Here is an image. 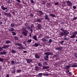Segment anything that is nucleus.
<instances>
[{"mask_svg":"<svg viewBox=\"0 0 77 77\" xmlns=\"http://www.w3.org/2000/svg\"><path fill=\"white\" fill-rule=\"evenodd\" d=\"M35 59H27L26 60V61L28 63H30V62H32V63H35Z\"/></svg>","mask_w":77,"mask_h":77,"instance_id":"f257e3e1","label":"nucleus"},{"mask_svg":"<svg viewBox=\"0 0 77 77\" xmlns=\"http://www.w3.org/2000/svg\"><path fill=\"white\" fill-rule=\"evenodd\" d=\"M45 54L46 55V56H48L49 55H53V54L51 52H45Z\"/></svg>","mask_w":77,"mask_h":77,"instance_id":"f03ea898","label":"nucleus"},{"mask_svg":"<svg viewBox=\"0 0 77 77\" xmlns=\"http://www.w3.org/2000/svg\"><path fill=\"white\" fill-rule=\"evenodd\" d=\"M14 45H18L19 47H20V48H23V45L21 44L16 43H14Z\"/></svg>","mask_w":77,"mask_h":77,"instance_id":"7ed1b4c3","label":"nucleus"},{"mask_svg":"<svg viewBox=\"0 0 77 77\" xmlns=\"http://www.w3.org/2000/svg\"><path fill=\"white\" fill-rule=\"evenodd\" d=\"M43 18H38L37 20V22H38V23H42V21H41V20H43Z\"/></svg>","mask_w":77,"mask_h":77,"instance_id":"20e7f679","label":"nucleus"},{"mask_svg":"<svg viewBox=\"0 0 77 77\" xmlns=\"http://www.w3.org/2000/svg\"><path fill=\"white\" fill-rule=\"evenodd\" d=\"M66 3L68 6H71L72 5V3L70 2V1H68L66 2Z\"/></svg>","mask_w":77,"mask_h":77,"instance_id":"39448f33","label":"nucleus"},{"mask_svg":"<svg viewBox=\"0 0 77 77\" xmlns=\"http://www.w3.org/2000/svg\"><path fill=\"white\" fill-rule=\"evenodd\" d=\"M64 36H66L68 34H69V33L66 30L65 32H64Z\"/></svg>","mask_w":77,"mask_h":77,"instance_id":"423d86ee","label":"nucleus"},{"mask_svg":"<svg viewBox=\"0 0 77 77\" xmlns=\"http://www.w3.org/2000/svg\"><path fill=\"white\" fill-rule=\"evenodd\" d=\"M41 45L38 43H35L34 45H33V46L35 47H37L38 46H41Z\"/></svg>","mask_w":77,"mask_h":77,"instance_id":"0eeeda50","label":"nucleus"},{"mask_svg":"<svg viewBox=\"0 0 77 77\" xmlns=\"http://www.w3.org/2000/svg\"><path fill=\"white\" fill-rule=\"evenodd\" d=\"M7 54V52L5 51L0 52V55H5V54Z\"/></svg>","mask_w":77,"mask_h":77,"instance_id":"6e6552de","label":"nucleus"},{"mask_svg":"<svg viewBox=\"0 0 77 77\" xmlns=\"http://www.w3.org/2000/svg\"><path fill=\"white\" fill-rule=\"evenodd\" d=\"M22 30L23 31L22 32H26V33H28V31L26 30V29L25 27H23L22 29Z\"/></svg>","mask_w":77,"mask_h":77,"instance_id":"1a4fd4ad","label":"nucleus"},{"mask_svg":"<svg viewBox=\"0 0 77 77\" xmlns=\"http://www.w3.org/2000/svg\"><path fill=\"white\" fill-rule=\"evenodd\" d=\"M27 33L28 32H22V34L24 35L25 36H27Z\"/></svg>","mask_w":77,"mask_h":77,"instance_id":"9d476101","label":"nucleus"},{"mask_svg":"<svg viewBox=\"0 0 77 77\" xmlns=\"http://www.w3.org/2000/svg\"><path fill=\"white\" fill-rule=\"evenodd\" d=\"M50 68V66H43V69H48Z\"/></svg>","mask_w":77,"mask_h":77,"instance_id":"9b49d317","label":"nucleus"},{"mask_svg":"<svg viewBox=\"0 0 77 77\" xmlns=\"http://www.w3.org/2000/svg\"><path fill=\"white\" fill-rule=\"evenodd\" d=\"M44 58L45 59V60H46L47 61V60H48V56H44Z\"/></svg>","mask_w":77,"mask_h":77,"instance_id":"f8f14e48","label":"nucleus"},{"mask_svg":"<svg viewBox=\"0 0 77 77\" xmlns=\"http://www.w3.org/2000/svg\"><path fill=\"white\" fill-rule=\"evenodd\" d=\"M9 46L8 45H4V46L3 47V48L4 49H6L7 48H8Z\"/></svg>","mask_w":77,"mask_h":77,"instance_id":"ddd939ff","label":"nucleus"},{"mask_svg":"<svg viewBox=\"0 0 77 77\" xmlns=\"http://www.w3.org/2000/svg\"><path fill=\"white\" fill-rule=\"evenodd\" d=\"M71 67V66L70 65H69L68 66H65V69H68L69 68Z\"/></svg>","mask_w":77,"mask_h":77,"instance_id":"4468645a","label":"nucleus"},{"mask_svg":"<svg viewBox=\"0 0 77 77\" xmlns=\"http://www.w3.org/2000/svg\"><path fill=\"white\" fill-rule=\"evenodd\" d=\"M33 38L35 39V41H38L37 38V37H36V35H34L33 37Z\"/></svg>","mask_w":77,"mask_h":77,"instance_id":"2eb2a0df","label":"nucleus"},{"mask_svg":"<svg viewBox=\"0 0 77 77\" xmlns=\"http://www.w3.org/2000/svg\"><path fill=\"white\" fill-rule=\"evenodd\" d=\"M35 71H39V67L38 66H36L35 67Z\"/></svg>","mask_w":77,"mask_h":77,"instance_id":"dca6fc26","label":"nucleus"},{"mask_svg":"<svg viewBox=\"0 0 77 77\" xmlns=\"http://www.w3.org/2000/svg\"><path fill=\"white\" fill-rule=\"evenodd\" d=\"M38 29H41V28H42V27H41V24H38Z\"/></svg>","mask_w":77,"mask_h":77,"instance_id":"f3484780","label":"nucleus"},{"mask_svg":"<svg viewBox=\"0 0 77 77\" xmlns=\"http://www.w3.org/2000/svg\"><path fill=\"white\" fill-rule=\"evenodd\" d=\"M42 42H47V39L45 38H43L42 39Z\"/></svg>","mask_w":77,"mask_h":77,"instance_id":"a211bd4d","label":"nucleus"},{"mask_svg":"<svg viewBox=\"0 0 77 77\" xmlns=\"http://www.w3.org/2000/svg\"><path fill=\"white\" fill-rule=\"evenodd\" d=\"M1 8H2V10H3V11H5V10H6V9H7V8H5V7H3V6H1Z\"/></svg>","mask_w":77,"mask_h":77,"instance_id":"6ab92c4d","label":"nucleus"},{"mask_svg":"<svg viewBox=\"0 0 77 77\" xmlns=\"http://www.w3.org/2000/svg\"><path fill=\"white\" fill-rule=\"evenodd\" d=\"M60 36H63V35H64V32H61L60 33Z\"/></svg>","mask_w":77,"mask_h":77,"instance_id":"aec40b11","label":"nucleus"},{"mask_svg":"<svg viewBox=\"0 0 77 77\" xmlns=\"http://www.w3.org/2000/svg\"><path fill=\"white\" fill-rule=\"evenodd\" d=\"M14 30V29L13 28H11L10 29H9V31L11 32H13Z\"/></svg>","mask_w":77,"mask_h":77,"instance_id":"412c9836","label":"nucleus"},{"mask_svg":"<svg viewBox=\"0 0 77 77\" xmlns=\"http://www.w3.org/2000/svg\"><path fill=\"white\" fill-rule=\"evenodd\" d=\"M54 57H51V58H50V61H51V62H54V60H53V59H54Z\"/></svg>","mask_w":77,"mask_h":77,"instance_id":"4be33fe9","label":"nucleus"},{"mask_svg":"<svg viewBox=\"0 0 77 77\" xmlns=\"http://www.w3.org/2000/svg\"><path fill=\"white\" fill-rule=\"evenodd\" d=\"M35 58H38V59H39V56H38L37 54H35Z\"/></svg>","mask_w":77,"mask_h":77,"instance_id":"5701e85b","label":"nucleus"},{"mask_svg":"<svg viewBox=\"0 0 77 77\" xmlns=\"http://www.w3.org/2000/svg\"><path fill=\"white\" fill-rule=\"evenodd\" d=\"M62 47H60L58 48H56V50H62Z\"/></svg>","mask_w":77,"mask_h":77,"instance_id":"b1692460","label":"nucleus"},{"mask_svg":"<svg viewBox=\"0 0 77 77\" xmlns=\"http://www.w3.org/2000/svg\"><path fill=\"white\" fill-rule=\"evenodd\" d=\"M50 16L52 17H56V15L53 14H51L50 15Z\"/></svg>","mask_w":77,"mask_h":77,"instance_id":"393cba45","label":"nucleus"},{"mask_svg":"<svg viewBox=\"0 0 77 77\" xmlns=\"http://www.w3.org/2000/svg\"><path fill=\"white\" fill-rule=\"evenodd\" d=\"M11 52L12 53L14 54V53H16V51L14 50V49H12Z\"/></svg>","mask_w":77,"mask_h":77,"instance_id":"a878e982","label":"nucleus"},{"mask_svg":"<svg viewBox=\"0 0 77 77\" xmlns=\"http://www.w3.org/2000/svg\"><path fill=\"white\" fill-rule=\"evenodd\" d=\"M5 43L6 44H10V43H11V42L10 41L8 40Z\"/></svg>","mask_w":77,"mask_h":77,"instance_id":"bb28decb","label":"nucleus"},{"mask_svg":"<svg viewBox=\"0 0 77 77\" xmlns=\"http://www.w3.org/2000/svg\"><path fill=\"white\" fill-rule=\"evenodd\" d=\"M11 26L12 27H14L15 26V24H14V23H12L11 24Z\"/></svg>","mask_w":77,"mask_h":77,"instance_id":"cd10ccee","label":"nucleus"},{"mask_svg":"<svg viewBox=\"0 0 77 77\" xmlns=\"http://www.w3.org/2000/svg\"><path fill=\"white\" fill-rule=\"evenodd\" d=\"M38 12H39V13H40L41 14L40 16L42 15H43L44 14V13H43L42 11H39Z\"/></svg>","mask_w":77,"mask_h":77,"instance_id":"c85d7f7f","label":"nucleus"},{"mask_svg":"<svg viewBox=\"0 0 77 77\" xmlns=\"http://www.w3.org/2000/svg\"><path fill=\"white\" fill-rule=\"evenodd\" d=\"M75 37V35L74 34H73L72 36H71L70 37L71 38H74Z\"/></svg>","mask_w":77,"mask_h":77,"instance_id":"c756f323","label":"nucleus"},{"mask_svg":"<svg viewBox=\"0 0 77 77\" xmlns=\"http://www.w3.org/2000/svg\"><path fill=\"white\" fill-rule=\"evenodd\" d=\"M7 15L8 17H11V14L10 13H8Z\"/></svg>","mask_w":77,"mask_h":77,"instance_id":"7c9ffc66","label":"nucleus"},{"mask_svg":"<svg viewBox=\"0 0 77 77\" xmlns=\"http://www.w3.org/2000/svg\"><path fill=\"white\" fill-rule=\"evenodd\" d=\"M64 39L65 40H66V41H68V40H69V38H67L66 36L64 38Z\"/></svg>","mask_w":77,"mask_h":77,"instance_id":"2f4dec72","label":"nucleus"},{"mask_svg":"<svg viewBox=\"0 0 77 77\" xmlns=\"http://www.w3.org/2000/svg\"><path fill=\"white\" fill-rule=\"evenodd\" d=\"M53 41V40L51 39H49V42H48V43H50L51 44V42Z\"/></svg>","mask_w":77,"mask_h":77,"instance_id":"473e14b6","label":"nucleus"},{"mask_svg":"<svg viewBox=\"0 0 77 77\" xmlns=\"http://www.w3.org/2000/svg\"><path fill=\"white\" fill-rule=\"evenodd\" d=\"M26 28L27 29V30H30V27L28 26H26Z\"/></svg>","mask_w":77,"mask_h":77,"instance_id":"72a5a7b5","label":"nucleus"},{"mask_svg":"<svg viewBox=\"0 0 77 77\" xmlns=\"http://www.w3.org/2000/svg\"><path fill=\"white\" fill-rule=\"evenodd\" d=\"M17 73L18 72H21V70H18L16 71Z\"/></svg>","mask_w":77,"mask_h":77,"instance_id":"f704fd0d","label":"nucleus"},{"mask_svg":"<svg viewBox=\"0 0 77 77\" xmlns=\"http://www.w3.org/2000/svg\"><path fill=\"white\" fill-rule=\"evenodd\" d=\"M14 38L16 40H18V38L17 36H15Z\"/></svg>","mask_w":77,"mask_h":77,"instance_id":"c9c22d12","label":"nucleus"},{"mask_svg":"<svg viewBox=\"0 0 77 77\" xmlns=\"http://www.w3.org/2000/svg\"><path fill=\"white\" fill-rule=\"evenodd\" d=\"M31 2V3L32 4L35 3V1H33V0H30Z\"/></svg>","mask_w":77,"mask_h":77,"instance_id":"e433bc0d","label":"nucleus"},{"mask_svg":"<svg viewBox=\"0 0 77 77\" xmlns=\"http://www.w3.org/2000/svg\"><path fill=\"white\" fill-rule=\"evenodd\" d=\"M71 67H77V65L74 64L71 66Z\"/></svg>","mask_w":77,"mask_h":77,"instance_id":"4c0bfd02","label":"nucleus"},{"mask_svg":"<svg viewBox=\"0 0 77 77\" xmlns=\"http://www.w3.org/2000/svg\"><path fill=\"white\" fill-rule=\"evenodd\" d=\"M4 59H3L1 58H0V62H3Z\"/></svg>","mask_w":77,"mask_h":77,"instance_id":"58836bf2","label":"nucleus"},{"mask_svg":"<svg viewBox=\"0 0 77 77\" xmlns=\"http://www.w3.org/2000/svg\"><path fill=\"white\" fill-rule=\"evenodd\" d=\"M12 33H13V34H12V35H16V33H15V32H12Z\"/></svg>","mask_w":77,"mask_h":77,"instance_id":"ea45409f","label":"nucleus"},{"mask_svg":"<svg viewBox=\"0 0 77 77\" xmlns=\"http://www.w3.org/2000/svg\"><path fill=\"white\" fill-rule=\"evenodd\" d=\"M11 64L12 65H14V63H15V62L14 61L12 60L11 61Z\"/></svg>","mask_w":77,"mask_h":77,"instance_id":"a19ab883","label":"nucleus"},{"mask_svg":"<svg viewBox=\"0 0 77 77\" xmlns=\"http://www.w3.org/2000/svg\"><path fill=\"white\" fill-rule=\"evenodd\" d=\"M38 66H42V64H41L40 63H38Z\"/></svg>","mask_w":77,"mask_h":77,"instance_id":"79ce46f5","label":"nucleus"},{"mask_svg":"<svg viewBox=\"0 0 77 77\" xmlns=\"http://www.w3.org/2000/svg\"><path fill=\"white\" fill-rule=\"evenodd\" d=\"M77 20V17H75L73 18L72 20V21H74V20Z\"/></svg>","mask_w":77,"mask_h":77,"instance_id":"37998d69","label":"nucleus"},{"mask_svg":"<svg viewBox=\"0 0 77 77\" xmlns=\"http://www.w3.org/2000/svg\"><path fill=\"white\" fill-rule=\"evenodd\" d=\"M3 49H4L3 47L2 48L0 47V51H3Z\"/></svg>","mask_w":77,"mask_h":77,"instance_id":"c03bdc74","label":"nucleus"},{"mask_svg":"<svg viewBox=\"0 0 77 77\" xmlns=\"http://www.w3.org/2000/svg\"><path fill=\"white\" fill-rule=\"evenodd\" d=\"M14 69L12 70V73H15V71L14 70V68H13Z\"/></svg>","mask_w":77,"mask_h":77,"instance_id":"a18cd8bd","label":"nucleus"},{"mask_svg":"<svg viewBox=\"0 0 77 77\" xmlns=\"http://www.w3.org/2000/svg\"><path fill=\"white\" fill-rule=\"evenodd\" d=\"M44 74V73H40L38 74V76H41L42 74Z\"/></svg>","mask_w":77,"mask_h":77,"instance_id":"49530a36","label":"nucleus"},{"mask_svg":"<svg viewBox=\"0 0 77 77\" xmlns=\"http://www.w3.org/2000/svg\"><path fill=\"white\" fill-rule=\"evenodd\" d=\"M48 17V15H45V20H46Z\"/></svg>","mask_w":77,"mask_h":77,"instance_id":"de8ad7c7","label":"nucleus"},{"mask_svg":"<svg viewBox=\"0 0 77 77\" xmlns=\"http://www.w3.org/2000/svg\"><path fill=\"white\" fill-rule=\"evenodd\" d=\"M44 76H46V77H48V74H44Z\"/></svg>","mask_w":77,"mask_h":77,"instance_id":"09e8293b","label":"nucleus"},{"mask_svg":"<svg viewBox=\"0 0 77 77\" xmlns=\"http://www.w3.org/2000/svg\"><path fill=\"white\" fill-rule=\"evenodd\" d=\"M64 42V41H62L60 42V43L61 44H63V43Z\"/></svg>","mask_w":77,"mask_h":77,"instance_id":"8fccbe9b","label":"nucleus"},{"mask_svg":"<svg viewBox=\"0 0 77 77\" xmlns=\"http://www.w3.org/2000/svg\"><path fill=\"white\" fill-rule=\"evenodd\" d=\"M54 5H58L59 2H56L54 3Z\"/></svg>","mask_w":77,"mask_h":77,"instance_id":"3c124183","label":"nucleus"},{"mask_svg":"<svg viewBox=\"0 0 77 77\" xmlns=\"http://www.w3.org/2000/svg\"><path fill=\"white\" fill-rule=\"evenodd\" d=\"M46 20L48 21H50V19L48 17Z\"/></svg>","mask_w":77,"mask_h":77,"instance_id":"603ef678","label":"nucleus"},{"mask_svg":"<svg viewBox=\"0 0 77 77\" xmlns=\"http://www.w3.org/2000/svg\"><path fill=\"white\" fill-rule=\"evenodd\" d=\"M61 30L62 31V32H64L65 31H66V30H64V29H62V28L61 29Z\"/></svg>","mask_w":77,"mask_h":77,"instance_id":"864d4df0","label":"nucleus"},{"mask_svg":"<svg viewBox=\"0 0 77 77\" xmlns=\"http://www.w3.org/2000/svg\"><path fill=\"white\" fill-rule=\"evenodd\" d=\"M30 17H33V14L30 13Z\"/></svg>","mask_w":77,"mask_h":77,"instance_id":"5fc2aeb1","label":"nucleus"},{"mask_svg":"<svg viewBox=\"0 0 77 77\" xmlns=\"http://www.w3.org/2000/svg\"><path fill=\"white\" fill-rule=\"evenodd\" d=\"M30 32H31V33L33 32V29H30Z\"/></svg>","mask_w":77,"mask_h":77,"instance_id":"6e6d98bb","label":"nucleus"},{"mask_svg":"<svg viewBox=\"0 0 77 77\" xmlns=\"http://www.w3.org/2000/svg\"><path fill=\"white\" fill-rule=\"evenodd\" d=\"M73 8L74 9H76V7L75 6H73Z\"/></svg>","mask_w":77,"mask_h":77,"instance_id":"4d7b16f0","label":"nucleus"},{"mask_svg":"<svg viewBox=\"0 0 77 77\" xmlns=\"http://www.w3.org/2000/svg\"><path fill=\"white\" fill-rule=\"evenodd\" d=\"M32 42V40H29L28 41V42Z\"/></svg>","mask_w":77,"mask_h":77,"instance_id":"13d9d810","label":"nucleus"},{"mask_svg":"<svg viewBox=\"0 0 77 77\" xmlns=\"http://www.w3.org/2000/svg\"><path fill=\"white\" fill-rule=\"evenodd\" d=\"M16 2H19V3H20V2H21V1H20V0H17Z\"/></svg>","mask_w":77,"mask_h":77,"instance_id":"bf43d9fd","label":"nucleus"},{"mask_svg":"<svg viewBox=\"0 0 77 77\" xmlns=\"http://www.w3.org/2000/svg\"><path fill=\"white\" fill-rule=\"evenodd\" d=\"M25 26H28V23H25Z\"/></svg>","mask_w":77,"mask_h":77,"instance_id":"052dcab7","label":"nucleus"},{"mask_svg":"<svg viewBox=\"0 0 77 77\" xmlns=\"http://www.w3.org/2000/svg\"><path fill=\"white\" fill-rule=\"evenodd\" d=\"M4 12L5 15H7L8 14V13H5V12Z\"/></svg>","mask_w":77,"mask_h":77,"instance_id":"680f3d73","label":"nucleus"},{"mask_svg":"<svg viewBox=\"0 0 77 77\" xmlns=\"http://www.w3.org/2000/svg\"><path fill=\"white\" fill-rule=\"evenodd\" d=\"M31 27H34V25L33 24H32L31 25Z\"/></svg>","mask_w":77,"mask_h":77,"instance_id":"e2e57ef3","label":"nucleus"},{"mask_svg":"<svg viewBox=\"0 0 77 77\" xmlns=\"http://www.w3.org/2000/svg\"><path fill=\"white\" fill-rule=\"evenodd\" d=\"M9 77V74H8L7 76H6V77Z\"/></svg>","mask_w":77,"mask_h":77,"instance_id":"0e129e2a","label":"nucleus"},{"mask_svg":"<svg viewBox=\"0 0 77 77\" xmlns=\"http://www.w3.org/2000/svg\"><path fill=\"white\" fill-rule=\"evenodd\" d=\"M74 34H76V35H77V31H75L74 33Z\"/></svg>","mask_w":77,"mask_h":77,"instance_id":"69168bd1","label":"nucleus"},{"mask_svg":"<svg viewBox=\"0 0 77 77\" xmlns=\"http://www.w3.org/2000/svg\"><path fill=\"white\" fill-rule=\"evenodd\" d=\"M45 65H47V63L46 62H45Z\"/></svg>","mask_w":77,"mask_h":77,"instance_id":"338daca9","label":"nucleus"},{"mask_svg":"<svg viewBox=\"0 0 77 77\" xmlns=\"http://www.w3.org/2000/svg\"><path fill=\"white\" fill-rule=\"evenodd\" d=\"M47 4L48 6H50V3H48Z\"/></svg>","mask_w":77,"mask_h":77,"instance_id":"774afa93","label":"nucleus"}]
</instances>
